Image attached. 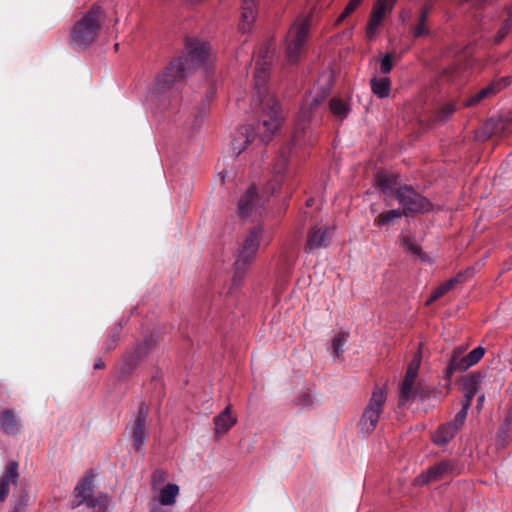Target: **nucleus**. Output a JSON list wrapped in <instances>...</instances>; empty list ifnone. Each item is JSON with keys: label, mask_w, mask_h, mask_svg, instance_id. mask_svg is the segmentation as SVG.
Instances as JSON below:
<instances>
[{"label": "nucleus", "mask_w": 512, "mask_h": 512, "mask_svg": "<svg viewBox=\"0 0 512 512\" xmlns=\"http://www.w3.org/2000/svg\"><path fill=\"white\" fill-rule=\"evenodd\" d=\"M122 330V325L118 324L113 331L110 333L108 339L105 342V349L107 351L113 350L120 340V332Z\"/></svg>", "instance_id": "nucleus-34"}, {"label": "nucleus", "mask_w": 512, "mask_h": 512, "mask_svg": "<svg viewBox=\"0 0 512 512\" xmlns=\"http://www.w3.org/2000/svg\"><path fill=\"white\" fill-rule=\"evenodd\" d=\"M394 57L392 54H386L380 64V70L383 74H388L393 68Z\"/></svg>", "instance_id": "nucleus-39"}, {"label": "nucleus", "mask_w": 512, "mask_h": 512, "mask_svg": "<svg viewBox=\"0 0 512 512\" xmlns=\"http://www.w3.org/2000/svg\"><path fill=\"white\" fill-rule=\"evenodd\" d=\"M482 100L479 93L475 94L474 96L470 97L464 102L465 106H473L477 103H479Z\"/></svg>", "instance_id": "nucleus-44"}, {"label": "nucleus", "mask_w": 512, "mask_h": 512, "mask_svg": "<svg viewBox=\"0 0 512 512\" xmlns=\"http://www.w3.org/2000/svg\"><path fill=\"white\" fill-rule=\"evenodd\" d=\"M430 7H425L420 15L419 23L413 29L414 37H422L429 35V28L426 26V21L428 17Z\"/></svg>", "instance_id": "nucleus-29"}, {"label": "nucleus", "mask_w": 512, "mask_h": 512, "mask_svg": "<svg viewBox=\"0 0 512 512\" xmlns=\"http://www.w3.org/2000/svg\"><path fill=\"white\" fill-rule=\"evenodd\" d=\"M458 473L459 471L453 461L443 460L418 475L414 479V484L417 486H423Z\"/></svg>", "instance_id": "nucleus-10"}, {"label": "nucleus", "mask_w": 512, "mask_h": 512, "mask_svg": "<svg viewBox=\"0 0 512 512\" xmlns=\"http://www.w3.org/2000/svg\"><path fill=\"white\" fill-rule=\"evenodd\" d=\"M149 414L148 406L145 404H141L138 408V413L135 417V420L129 427L130 437L133 441V445L137 450L142 448L145 444L148 430H147V418Z\"/></svg>", "instance_id": "nucleus-13"}, {"label": "nucleus", "mask_w": 512, "mask_h": 512, "mask_svg": "<svg viewBox=\"0 0 512 512\" xmlns=\"http://www.w3.org/2000/svg\"><path fill=\"white\" fill-rule=\"evenodd\" d=\"M396 0H376L372 6L369 20L366 26V35L369 39H375L379 28L382 26L395 6Z\"/></svg>", "instance_id": "nucleus-9"}, {"label": "nucleus", "mask_w": 512, "mask_h": 512, "mask_svg": "<svg viewBox=\"0 0 512 512\" xmlns=\"http://www.w3.org/2000/svg\"><path fill=\"white\" fill-rule=\"evenodd\" d=\"M467 414L465 411H459L453 421L440 426L433 434V443L437 446H446L457 435L465 423Z\"/></svg>", "instance_id": "nucleus-12"}, {"label": "nucleus", "mask_w": 512, "mask_h": 512, "mask_svg": "<svg viewBox=\"0 0 512 512\" xmlns=\"http://www.w3.org/2000/svg\"><path fill=\"white\" fill-rule=\"evenodd\" d=\"M166 478L167 475L163 470H156L152 475L153 488L156 489L158 484L164 483Z\"/></svg>", "instance_id": "nucleus-41"}, {"label": "nucleus", "mask_w": 512, "mask_h": 512, "mask_svg": "<svg viewBox=\"0 0 512 512\" xmlns=\"http://www.w3.org/2000/svg\"><path fill=\"white\" fill-rule=\"evenodd\" d=\"M499 437H504V438H511L512 437V409L509 411L506 419H505V424L502 428V430L500 431V434H499Z\"/></svg>", "instance_id": "nucleus-38"}, {"label": "nucleus", "mask_w": 512, "mask_h": 512, "mask_svg": "<svg viewBox=\"0 0 512 512\" xmlns=\"http://www.w3.org/2000/svg\"><path fill=\"white\" fill-rule=\"evenodd\" d=\"M329 240V228L327 226L314 227L308 237V248L318 249L327 245Z\"/></svg>", "instance_id": "nucleus-21"}, {"label": "nucleus", "mask_w": 512, "mask_h": 512, "mask_svg": "<svg viewBox=\"0 0 512 512\" xmlns=\"http://www.w3.org/2000/svg\"><path fill=\"white\" fill-rule=\"evenodd\" d=\"M210 47L207 44H197L188 55L172 63L170 67L157 78L156 88L159 91L165 90L173 85L178 79L185 76L186 69H192L202 63L209 56Z\"/></svg>", "instance_id": "nucleus-3"}, {"label": "nucleus", "mask_w": 512, "mask_h": 512, "mask_svg": "<svg viewBox=\"0 0 512 512\" xmlns=\"http://www.w3.org/2000/svg\"><path fill=\"white\" fill-rule=\"evenodd\" d=\"M460 275L449 279L442 285H440L436 290H434L427 301V304H431L432 302L438 300L440 297H442L444 294H446L448 291H450L454 286L461 281Z\"/></svg>", "instance_id": "nucleus-26"}, {"label": "nucleus", "mask_w": 512, "mask_h": 512, "mask_svg": "<svg viewBox=\"0 0 512 512\" xmlns=\"http://www.w3.org/2000/svg\"><path fill=\"white\" fill-rule=\"evenodd\" d=\"M19 477L18 463H8L4 475L0 478V502H3L10 492V486L17 483Z\"/></svg>", "instance_id": "nucleus-16"}, {"label": "nucleus", "mask_w": 512, "mask_h": 512, "mask_svg": "<svg viewBox=\"0 0 512 512\" xmlns=\"http://www.w3.org/2000/svg\"><path fill=\"white\" fill-rule=\"evenodd\" d=\"M248 133V128H242L240 131V139H235L232 142V152L237 156L239 155L251 140L250 136L246 135Z\"/></svg>", "instance_id": "nucleus-30"}, {"label": "nucleus", "mask_w": 512, "mask_h": 512, "mask_svg": "<svg viewBox=\"0 0 512 512\" xmlns=\"http://www.w3.org/2000/svg\"><path fill=\"white\" fill-rule=\"evenodd\" d=\"M236 423L237 418L232 414L231 405H228L221 414L214 418L215 434L219 436L227 433Z\"/></svg>", "instance_id": "nucleus-18"}, {"label": "nucleus", "mask_w": 512, "mask_h": 512, "mask_svg": "<svg viewBox=\"0 0 512 512\" xmlns=\"http://www.w3.org/2000/svg\"><path fill=\"white\" fill-rule=\"evenodd\" d=\"M105 20L101 6L94 5L75 21L70 31V47L77 52L84 51L98 39Z\"/></svg>", "instance_id": "nucleus-2"}, {"label": "nucleus", "mask_w": 512, "mask_h": 512, "mask_svg": "<svg viewBox=\"0 0 512 512\" xmlns=\"http://www.w3.org/2000/svg\"><path fill=\"white\" fill-rule=\"evenodd\" d=\"M386 399V389L383 386L375 387L359 421V427L363 434H370L376 429Z\"/></svg>", "instance_id": "nucleus-5"}, {"label": "nucleus", "mask_w": 512, "mask_h": 512, "mask_svg": "<svg viewBox=\"0 0 512 512\" xmlns=\"http://www.w3.org/2000/svg\"><path fill=\"white\" fill-rule=\"evenodd\" d=\"M346 341L347 337L344 333H339L335 336L333 339V349L335 356L339 357L343 353Z\"/></svg>", "instance_id": "nucleus-37"}, {"label": "nucleus", "mask_w": 512, "mask_h": 512, "mask_svg": "<svg viewBox=\"0 0 512 512\" xmlns=\"http://www.w3.org/2000/svg\"><path fill=\"white\" fill-rule=\"evenodd\" d=\"M415 379L416 377H410L408 374L405 375L401 384V393L399 396L400 405L405 406L417 399L418 391L414 387Z\"/></svg>", "instance_id": "nucleus-20"}, {"label": "nucleus", "mask_w": 512, "mask_h": 512, "mask_svg": "<svg viewBox=\"0 0 512 512\" xmlns=\"http://www.w3.org/2000/svg\"><path fill=\"white\" fill-rule=\"evenodd\" d=\"M103 367H104V362L101 359H98L95 361V363H94L95 369H101Z\"/></svg>", "instance_id": "nucleus-46"}, {"label": "nucleus", "mask_w": 512, "mask_h": 512, "mask_svg": "<svg viewBox=\"0 0 512 512\" xmlns=\"http://www.w3.org/2000/svg\"><path fill=\"white\" fill-rule=\"evenodd\" d=\"M483 377L479 374H471L463 379L465 400L462 402V409L468 413L473 397L480 391L482 387Z\"/></svg>", "instance_id": "nucleus-14"}, {"label": "nucleus", "mask_w": 512, "mask_h": 512, "mask_svg": "<svg viewBox=\"0 0 512 512\" xmlns=\"http://www.w3.org/2000/svg\"><path fill=\"white\" fill-rule=\"evenodd\" d=\"M180 489L176 484H167L158 490L156 498L157 504L163 506H173L176 503V498L179 495Z\"/></svg>", "instance_id": "nucleus-22"}, {"label": "nucleus", "mask_w": 512, "mask_h": 512, "mask_svg": "<svg viewBox=\"0 0 512 512\" xmlns=\"http://www.w3.org/2000/svg\"><path fill=\"white\" fill-rule=\"evenodd\" d=\"M158 511H159V508L157 506L152 508V512H158Z\"/></svg>", "instance_id": "nucleus-49"}, {"label": "nucleus", "mask_w": 512, "mask_h": 512, "mask_svg": "<svg viewBox=\"0 0 512 512\" xmlns=\"http://www.w3.org/2000/svg\"><path fill=\"white\" fill-rule=\"evenodd\" d=\"M455 110L456 108L454 104L447 103L440 109L438 117L440 120H446L455 112Z\"/></svg>", "instance_id": "nucleus-40"}, {"label": "nucleus", "mask_w": 512, "mask_h": 512, "mask_svg": "<svg viewBox=\"0 0 512 512\" xmlns=\"http://www.w3.org/2000/svg\"><path fill=\"white\" fill-rule=\"evenodd\" d=\"M325 98L326 94H322L321 96H313L305 99L300 108L297 117L296 129L292 137V143L294 146H301L307 142L304 138V134L308 123L312 119L313 110L317 108Z\"/></svg>", "instance_id": "nucleus-8"}, {"label": "nucleus", "mask_w": 512, "mask_h": 512, "mask_svg": "<svg viewBox=\"0 0 512 512\" xmlns=\"http://www.w3.org/2000/svg\"><path fill=\"white\" fill-rule=\"evenodd\" d=\"M376 182H377L378 187L383 192L386 193V192L391 191L392 188L396 185L397 176L394 174H390V173L381 171L376 176Z\"/></svg>", "instance_id": "nucleus-27"}, {"label": "nucleus", "mask_w": 512, "mask_h": 512, "mask_svg": "<svg viewBox=\"0 0 512 512\" xmlns=\"http://www.w3.org/2000/svg\"><path fill=\"white\" fill-rule=\"evenodd\" d=\"M265 203L263 197L258 196L254 187L248 189L245 195L239 200L238 211L242 216H248L258 207H262Z\"/></svg>", "instance_id": "nucleus-15"}, {"label": "nucleus", "mask_w": 512, "mask_h": 512, "mask_svg": "<svg viewBox=\"0 0 512 512\" xmlns=\"http://www.w3.org/2000/svg\"><path fill=\"white\" fill-rule=\"evenodd\" d=\"M268 78V63L266 61L261 63L260 60H258L254 75V88L257 94L254 101L263 105V112L260 118V124L264 128L263 140H267L272 134L278 131L284 120L281 107L274 97L269 94L263 95Z\"/></svg>", "instance_id": "nucleus-1"}, {"label": "nucleus", "mask_w": 512, "mask_h": 512, "mask_svg": "<svg viewBox=\"0 0 512 512\" xmlns=\"http://www.w3.org/2000/svg\"><path fill=\"white\" fill-rule=\"evenodd\" d=\"M485 354V349L482 346H478L465 355L470 367L477 364Z\"/></svg>", "instance_id": "nucleus-36"}, {"label": "nucleus", "mask_w": 512, "mask_h": 512, "mask_svg": "<svg viewBox=\"0 0 512 512\" xmlns=\"http://www.w3.org/2000/svg\"><path fill=\"white\" fill-rule=\"evenodd\" d=\"M402 211L399 209L390 210L385 213H380L374 220V224L383 227L402 217Z\"/></svg>", "instance_id": "nucleus-28"}, {"label": "nucleus", "mask_w": 512, "mask_h": 512, "mask_svg": "<svg viewBox=\"0 0 512 512\" xmlns=\"http://www.w3.org/2000/svg\"><path fill=\"white\" fill-rule=\"evenodd\" d=\"M465 349L462 347L454 349L452 352L449 365L446 369V376L450 378L456 371H465L470 365L464 355Z\"/></svg>", "instance_id": "nucleus-19"}, {"label": "nucleus", "mask_w": 512, "mask_h": 512, "mask_svg": "<svg viewBox=\"0 0 512 512\" xmlns=\"http://www.w3.org/2000/svg\"><path fill=\"white\" fill-rule=\"evenodd\" d=\"M509 83L510 82H509L508 78H504V79H502L501 81H499L497 83H492L491 85L487 86L486 88H483L478 93H479L480 97L482 99H484V98H486V97H488L490 95H493V94L497 93L502 88H504L507 85H509Z\"/></svg>", "instance_id": "nucleus-31"}, {"label": "nucleus", "mask_w": 512, "mask_h": 512, "mask_svg": "<svg viewBox=\"0 0 512 512\" xmlns=\"http://www.w3.org/2000/svg\"><path fill=\"white\" fill-rule=\"evenodd\" d=\"M263 230L255 227L243 242L234 264L235 276L242 277L254 261L260 247Z\"/></svg>", "instance_id": "nucleus-6"}, {"label": "nucleus", "mask_w": 512, "mask_h": 512, "mask_svg": "<svg viewBox=\"0 0 512 512\" xmlns=\"http://www.w3.org/2000/svg\"><path fill=\"white\" fill-rule=\"evenodd\" d=\"M399 203L409 212H428L432 205L428 199L415 192L411 187H400L397 191Z\"/></svg>", "instance_id": "nucleus-11"}, {"label": "nucleus", "mask_w": 512, "mask_h": 512, "mask_svg": "<svg viewBox=\"0 0 512 512\" xmlns=\"http://www.w3.org/2000/svg\"><path fill=\"white\" fill-rule=\"evenodd\" d=\"M504 24L509 25V28H511V26H512V11L509 12L508 18L506 19Z\"/></svg>", "instance_id": "nucleus-47"}, {"label": "nucleus", "mask_w": 512, "mask_h": 512, "mask_svg": "<svg viewBox=\"0 0 512 512\" xmlns=\"http://www.w3.org/2000/svg\"><path fill=\"white\" fill-rule=\"evenodd\" d=\"M12 512H20V511H19L18 509H15V510H14V511H12Z\"/></svg>", "instance_id": "nucleus-51"}, {"label": "nucleus", "mask_w": 512, "mask_h": 512, "mask_svg": "<svg viewBox=\"0 0 512 512\" xmlns=\"http://www.w3.org/2000/svg\"><path fill=\"white\" fill-rule=\"evenodd\" d=\"M286 166H287V158H286V156L281 155L280 157L277 158V160L273 166V171L275 174L274 181L276 182V184H273V183L269 184L271 193H274L277 190V188L279 187L280 183L282 182V180H283L282 173L284 172Z\"/></svg>", "instance_id": "nucleus-25"}, {"label": "nucleus", "mask_w": 512, "mask_h": 512, "mask_svg": "<svg viewBox=\"0 0 512 512\" xmlns=\"http://www.w3.org/2000/svg\"><path fill=\"white\" fill-rule=\"evenodd\" d=\"M257 0H243L240 29L249 32L256 20Z\"/></svg>", "instance_id": "nucleus-17"}, {"label": "nucleus", "mask_w": 512, "mask_h": 512, "mask_svg": "<svg viewBox=\"0 0 512 512\" xmlns=\"http://www.w3.org/2000/svg\"><path fill=\"white\" fill-rule=\"evenodd\" d=\"M363 0H350L344 11L336 20V25L341 24L349 15H351L362 3Z\"/></svg>", "instance_id": "nucleus-33"}, {"label": "nucleus", "mask_w": 512, "mask_h": 512, "mask_svg": "<svg viewBox=\"0 0 512 512\" xmlns=\"http://www.w3.org/2000/svg\"><path fill=\"white\" fill-rule=\"evenodd\" d=\"M330 108L333 114L341 119L345 118L349 112L347 104L340 99H332L330 102Z\"/></svg>", "instance_id": "nucleus-32"}, {"label": "nucleus", "mask_w": 512, "mask_h": 512, "mask_svg": "<svg viewBox=\"0 0 512 512\" xmlns=\"http://www.w3.org/2000/svg\"><path fill=\"white\" fill-rule=\"evenodd\" d=\"M311 20L308 16L298 17L286 35V53L290 63H297L304 52L309 37Z\"/></svg>", "instance_id": "nucleus-4"}, {"label": "nucleus", "mask_w": 512, "mask_h": 512, "mask_svg": "<svg viewBox=\"0 0 512 512\" xmlns=\"http://www.w3.org/2000/svg\"><path fill=\"white\" fill-rule=\"evenodd\" d=\"M372 92L379 98H387L391 92V81L389 78H373L371 79Z\"/></svg>", "instance_id": "nucleus-24"}, {"label": "nucleus", "mask_w": 512, "mask_h": 512, "mask_svg": "<svg viewBox=\"0 0 512 512\" xmlns=\"http://www.w3.org/2000/svg\"><path fill=\"white\" fill-rule=\"evenodd\" d=\"M402 245L403 247L408 250V251H411L413 253H418L419 252V247L416 245V243L410 239L409 237H405L403 240H402Z\"/></svg>", "instance_id": "nucleus-42"}, {"label": "nucleus", "mask_w": 512, "mask_h": 512, "mask_svg": "<svg viewBox=\"0 0 512 512\" xmlns=\"http://www.w3.org/2000/svg\"><path fill=\"white\" fill-rule=\"evenodd\" d=\"M266 55H263V58H265ZM258 58H262L261 51L259 52Z\"/></svg>", "instance_id": "nucleus-50"}, {"label": "nucleus", "mask_w": 512, "mask_h": 512, "mask_svg": "<svg viewBox=\"0 0 512 512\" xmlns=\"http://www.w3.org/2000/svg\"><path fill=\"white\" fill-rule=\"evenodd\" d=\"M465 3L469 4L472 7H478L486 0H463Z\"/></svg>", "instance_id": "nucleus-45"}, {"label": "nucleus", "mask_w": 512, "mask_h": 512, "mask_svg": "<svg viewBox=\"0 0 512 512\" xmlns=\"http://www.w3.org/2000/svg\"><path fill=\"white\" fill-rule=\"evenodd\" d=\"M484 399H485V396H484V395H480V396H479V398H478L479 407H481V405L483 404Z\"/></svg>", "instance_id": "nucleus-48"}, {"label": "nucleus", "mask_w": 512, "mask_h": 512, "mask_svg": "<svg viewBox=\"0 0 512 512\" xmlns=\"http://www.w3.org/2000/svg\"><path fill=\"white\" fill-rule=\"evenodd\" d=\"M422 353L420 349L414 355L412 361L410 362L406 374L410 375V377H417L418 371L421 365Z\"/></svg>", "instance_id": "nucleus-35"}, {"label": "nucleus", "mask_w": 512, "mask_h": 512, "mask_svg": "<svg viewBox=\"0 0 512 512\" xmlns=\"http://www.w3.org/2000/svg\"><path fill=\"white\" fill-rule=\"evenodd\" d=\"M0 427L8 435H14L19 431V424L12 411H4L0 414Z\"/></svg>", "instance_id": "nucleus-23"}, {"label": "nucleus", "mask_w": 512, "mask_h": 512, "mask_svg": "<svg viewBox=\"0 0 512 512\" xmlns=\"http://www.w3.org/2000/svg\"><path fill=\"white\" fill-rule=\"evenodd\" d=\"M509 29H510L509 25L504 24L503 27L499 30V32L495 38V42L496 43L501 42L505 38V36L508 34Z\"/></svg>", "instance_id": "nucleus-43"}, {"label": "nucleus", "mask_w": 512, "mask_h": 512, "mask_svg": "<svg viewBox=\"0 0 512 512\" xmlns=\"http://www.w3.org/2000/svg\"><path fill=\"white\" fill-rule=\"evenodd\" d=\"M95 478L96 474L93 471H89L77 485L74 491L76 500L72 503L73 508L78 507L83 503H86L92 508H103L108 505L109 496L107 494L100 493L97 496L93 494Z\"/></svg>", "instance_id": "nucleus-7"}]
</instances>
